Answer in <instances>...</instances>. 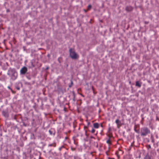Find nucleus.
I'll return each instance as SVG.
<instances>
[{
    "label": "nucleus",
    "instance_id": "obj_17",
    "mask_svg": "<svg viewBox=\"0 0 159 159\" xmlns=\"http://www.w3.org/2000/svg\"><path fill=\"white\" fill-rule=\"evenodd\" d=\"M84 11L85 12H86L87 11L85 10H84Z\"/></svg>",
    "mask_w": 159,
    "mask_h": 159
},
{
    "label": "nucleus",
    "instance_id": "obj_9",
    "mask_svg": "<svg viewBox=\"0 0 159 159\" xmlns=\"http://www.w3.org/2000/svg\"><path fill=\"white\" fill-rule=\"evenodd\" d=\"M116 123L118 125H119L120 124V121L118 119H117L116 120Z\"/></svg>",
    "mask_w": 159,
    "mask_h": 159
},
{
    "label": "nucleus",
    "instance_id": "obj_12",
    "mask_svg": "<svg viewBox=\"0 0 159 159\" xmlns=\"http://www.w3.org/2000/svg\"><path fill=\"white\" fill-rule=\"evenodd\" d=\"M107 143H108V144H111V141L109 139L107 141Z\"/></svg>",
    "mask_w": 159,
    "mask_h": 159
},
{
    "label": "nucleus",
    "instance_id": "obj_18",
    "mask_svg": "<svg viewBox=\"0 0 159 159\" xmlns=\"http://www.w3.org/2000/svg\"><path fill=\"white\" fill-rule=\"evenodd\" d=\"M69 87H71V85H69Z\"/></svg>",
    "mask_w": 159,
    "mask_h": 159
},
{
    "label": "nucleus",
    "instance_id": "obj_6",
    "mask_svg": "<svg viewBox=\"0 0 159 159\" xmlns=\"http://www.w3.org/2000/svg\"><path fill=\"white\" fill-rule=\"evenodd\" d=\"M141 82H140L139 81H137L136 82L135 86L140 88L141 87Z\"/></svg>",
    "mask_w": 159,
    "mask_h": 159
},
{
    "label": "nucleus",
    "instance_id": "obj_15",
    "mask_svg": "<svg viewBox=\"0 0 159 159\" xmlns=\"http://www.w3.org/2000/svg\"><path fill=\"white\" fill-rule=\"evenodd\" d=\"M8 88L9 89H11V90L12 91V90L11 89L10 87L9 86H8Z\"/></svg>",
    "mask_w": 159,
    "mask_h": 159
},
{
    "label": "nucleus",
    "instance_id": "obj_14",
    "mask_svg": "<svg viewBox=\"0 0 159 159\" xmlns=\"http://www.w3.org/2000/svg\"><path fill=\"white\" fill-rule=\"evenodd\" d=\"M49 133H50V134H52V132L51 130H49Z\"/></svg>",
    "mask_w": 159,
    "mask_h": 159
},
{
    "label": "nucleus",
    "instance_id": "obj_20",
    "mask_svg": "<svg viewBox=\"0 0 159 159\" xmlns=\"http://www.w3.org/2000/svg\"><path fill=\"white\" fill-rule=\"evenodd\" d=\"M19 89V88H18V89Z\"/></svg>",
    "mask_w": 159,
    "mask_h": 159
},
{
    "label": "nucleus",
    "instance_id": "obj_11",
    "mask_svg": "<svg viewBox=\"0 0 159 159\" xmlns=\"http://www.w3.org/2000/svg\"><path fill=\"white\" fill-rule=\"evenodd\" d=\"M91 7H92V6L91 5H89L88 7V10H89L90 9H91Z\"/></svg>",
    "mask_w": 159,
    "mask_h": 159
},
{
    "label": "nucleus",
    "instance_id": "obj_16",
    "mask_svg": "<svg viewBox=\"0 0 159 159\" xmlns=\"http://www.w3.org/2000/svg\"><path fill=\"white\" fill-rule=\"evenodd\" d=\"M71 85H72L73 84V82L72 81H71Z\"/></svg>",
    "mask_w": 159,
    "mask_h": 159
},
{
    "label": "nucleus",
    "instance_id": "obj_1",
    "mask_svg": "<svg viewBox=\"0 0 159 159\" xmlns=\"http://www.w3.org/2000/svg\"><path fill=\"white\" fill-rule=\"evenodd\" d=\"M7 75L11 77L13 80H16L17 77V73L14 69H11L8 71Z\"/></svg>",
    "mask_w": 159,
    "mask_h": 159
},
{
    "label": "nucleus",
    "instance_id": "obj_19",
    "mask_svg": "<svg viewBox=\"0 0 159 159\" xmlns=\"http://www.w3.org/2000/svg\"><path fill=\"white\" fill-rule=\"evenodd\" d=\"M81 95H82L83 97H84V96L83 95H82V94H81Z\"/></svg>",
    "mask_w": 159,
    "mask_h": 159
},
{
    "label": "nucleus",
    "instance_id": "obj_13",
    "mask_svg": "<svg viewBox=\"0 0 159 159\" xmlns=\"http://www.w3.org/2000/svg\"><path fill=\"white\" fill-rule=\"evenodd\" d=\"M95 131V130L93 128L92 129L91 132L92 133H93Z\"/></svg>",
    "mask_w": 159,
    "mask_h": 159
},
{
    "label": "nucleus",
    "instance_id": "obj_2",
    "mask_svg": "<svg viewBox=\"0 0 159 159\" xmlns=\"http://www.w3.org/2000/svg\"><path fill=\"white\" fill-rule=\"evenodd\" d=\"M69 52L70 56L72 59H76L79 57V55L75 52L74 49L72 48L70 49Z\"/></svg>",
    "mask_w": 159,
    "mask_h": 159
},
{
    "label": "nucleus",
    "instance_id": "obj_8",
    "mask_svg": "<svg viewBox=\"0 0 159 159\" xmlns=\"http://www.w3.org/2000/svg\"><path fill=\"white\" fill-rule=\"evenodd\" d=\"M144 159H151V157L148 154L144 158Z\"/></svg>",
    "mask_w": 159,
    "mask_h": 159
},
{
    "label": "nucleus",
    "instance_id": "obj_5",
    "mask_svg": "<svg viewBox=\"0 0 159 159\" xmlns=\"http://www.w3.org/2000/svg\"><path fill=\"white\" fill-rule=\"evenodd\" d=\"M133 9V8L131 6H128L126 7L125 10L126 11H131Z\"/></svg>",
    "mask_w": 159,
    "mask_h": 159
},
{
    "label": "nucleus",
    "instance_id": "obj_3",
    "mask_svg": "<svg viewBox=\"0 0 159 159\" xmlns=\"http://www.w3.org/2000/svg\"><path fill=\"white\" fill-rule=\"evenodd\" d=\"M150 132L149 129L147 127H143L141 129L140 133L142 136H145Z\"/></svg>",
    "mask_w": 159,
    "mask_h": 159
},
{
    "label": "nucleus",
    "instance_id": "obj_10",
    "mask_svg": "<svg viewBox=\"0 0 159 159\" xmlns=\"http://www.w3.org/2000/svg\"><path fill=\"white\" fill-rule=\"evenodd\" d=\"M53 146L54 147H55L56 146L55 144V143L54 144L52 143V144H50L48 145V146H49V147H50V146Z\"/></svg>",
    "mask_w": 159,
    "mask_h": 159
},
{
    "label": "nucleus",
    "instance_id": "obj_4",
    "mask_svg": "<svg viewBox=\"0 0 159 159\" xmlns=\"http://www.w3.org/2000/svg\"><path fill=\"white\" fill-rule=\"evenodd\" d=\"M27 68L25 67H24L22 68L20 70V73L21 74H25L27 71Z\"/></svg>",
    "mask_w": 159,
    "mask_h": 159
},
{
    "label": "nucleus",
    "instance_id": "obj_7",
    "mask_svg": "<svg viewBox=\"0 0 159 159\" xmlns=\"http://www.w3.org/2000/svg\"><path fill=\"white\" fill-rule=\"evenodd\" d=\"M93 126L95 128H98L99 127V125L98 123H94L93 125Z\"/></svg>",
    "mask_w": 159,
    "mask_h": 159
}]
</instances>
